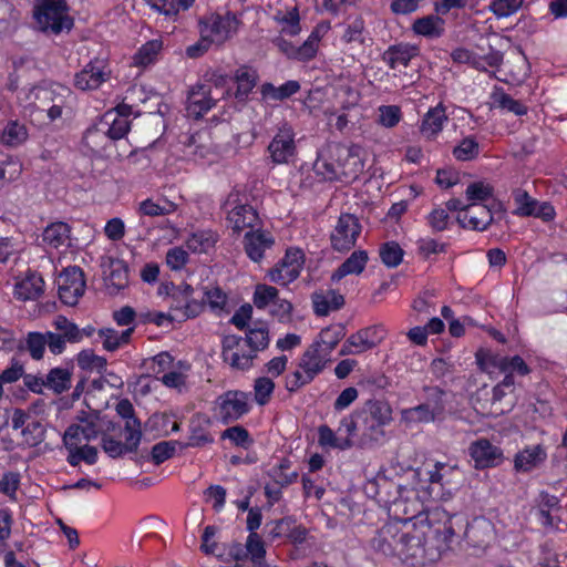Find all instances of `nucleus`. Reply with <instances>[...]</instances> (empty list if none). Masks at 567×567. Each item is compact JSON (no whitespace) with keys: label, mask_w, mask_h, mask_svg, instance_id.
<instances>
[{"label":"nucleus","mask_w":567,"mask_h":567,"mask_svg":"<svg viewBox=\"0 0 567 567\" xmlns=\"http://www.w3.org/2000/svg\"><path fill=\"white\" fill-rule=\"evenodd\" d=\"M249 393L228 390L216 399V406L223 424L236 422L250 410Z\"/></svg>","instance_id":"nucleus-6"},{"label":"nucleus","mask_w":567,"mask_h":567,"mask_svg":"<svg viewBox=\"0 0 567 567\" xmlns=\"http://www.w3.org/2000/svg\"><path fill=\"white\" fill-rule=\"evenodd\" d=\"M278 293L279 291L277 288L259 284L255 288L252 297L254 305L258 309H265L267 306L271 305L277 299Z\"/></svg>","instance_id":"nucleus-55"},{"label":"nucleus","mask_w":567,"mask_h":567,"mask_svg":"<svg viewBox=\"0 0 567 567\" xmlns=\"http://www.w3.org/2000/svg\"><path fill=\"white\" fill-rule=\"evenodd\" d=\"M257 80V72L249 66L244 65L236 70L233 78V82L237 84L236 92L234 93L235 97L238 101H245L256 86Z\"/></svg>","instance_id":"nucleus-27"},{"label":"nucleus","mask_w":567,"mask_h":567,"mask_svg":"<svg viewBox=\"0 0 567 567\" xmlns=\"http://www.w3.org/2000/svg\"><path fill=\"white\" fill-rule=\"evenodd\" d=\"M68 12L66 0H43L35 7L33 17L39 30L59 34L73 28L74 21Z\"/></svg>","instance_id":"nucleus-3"},{"label":"nucleus","mask_w":567,"mask_h":567,"mask_svg":"<svg viewBox=\"0 0 567 567\" xmlns=\"http://www.w3.org/2000/svg\"><path fill=\"white\" fill-rule=\"evenodd\" d=\"M53 327L60 331L70 343H76L82 340L80 328L64 316H58L53 321Z\"/></svg>","instance_id":"nucleus-52"},{"label":"nucleus","mask_w":567,"mask_h":567,"mask_svg":"<svg viewBox=\"0 0 567 567\" xmlns=\"http://www.w3.org/2000/svg\"><path fill=\"white\" fill-rule=\"evenodd\" d=\"M268 152L274 164L288 163L296 153L295 132L285 123L268 145Z\"/></svg>","instance_id":"nucleus-12"},{"label":"nucleus","mask_w":567,"mask_h":567,"mask_svg":"<svg viewBox=\"0 0 567 567\" xmlns=\"http://www.w3.org/2000/svg\"><path fill=\"white\" fill-rule=\"evenodd\" d=\"M275 245L274 236L260 229L249 230L244 237V248L247 256L255 262L264 258V252Z\"/></svg>","instance_id":"nucleus-18"},{"label":"nucleus","mask_w":567,"mask_h":567,"mask_svg":"<svg viewBox=\"0 0 567 567\" xmlns=\"http://www.w3.org/2000/svg\"><path fill=\"white\" fill-rule=\"evenodd\" d=\"M305 264V254L299 248H289L278 264L268 271L272 282L287 286L295 281Z\"/></svg>","instance_id":"nucleus-9"},{"label":"nucleus","mask_w":567,"mask_h":567,"mask_svg":"<svg viewBox=\"0 0 567 567\" xmlns=\"http://www.w3.org/2000/svg\"><path fill=\"white\" fill-rule=\"evenodd\" d=\"M382 264L388 268H396L403 260L404 250L394 241H385L379 248Z\"/></svg>","instance_id":"nucleus-46"},{"label":"nucleus","mask_w":567,"mask_h":567,"mask_svg":"<svg viewBox=\"0 0 567 567\" xmlns=\"http://www.w3.org/2000/svg\"><path fill=\"white\" fill-rule=\"evenodd\" d=\"M254 389L256 402L259 405H265L268 403L271 393L274 392L275 383L271 379L261 377L256 379Z\"/></svg>","instance_id":"nucleus-62"},{"label":"nucleus","mask_w":567,"mask_h":567,"mask_svg":"<svg viewBox=\"0 0 567 567\" xmlns=\"http://www.w3.org/2000/svg\"><path fill=\"white\" fill-rule=\"evenodd\" d=\"M82 141L94 153L105 152L111 146L105 133V125L101 124L100 120L84 132Z\"/></svg>","instance_id":"nucleus-28"},{"label":"nucleus","mask_w":567,"mask_h":567,"mask_svg":"<svg viewBox=\"0 0 567 567\" xmlns=\"http://www.w3.org/2000/svg\"><path fill=\"white\" fill-rule=\"evenodd\" d=\"M164 289H166V296L172 299L171 309L179 312L175 316V320L185 321L195 318L204 310V300L193 297L195 288L190 285L184 282L176 286L169 282L165 284Z\"/></svg>","instance_id":"nucleus-4"},{"label":"nucleus","mask_w":567,"mask_h":567,"mask_svg":"<svg viewBox=\"0 0 567 567\" xmlns=\"http://www.w3.org/2000/svg\"><path fill=\"white\" fill-rule=\"evenodd\" d=\"M162 41L152 40L143 44L134 54V62L136 65L147 66L155 62L158 53L162 50Z\"/></svg>","instance_id":"nucleus-48"},{"label":"nucleus","mask_w":567,"mask_h":567,"mask_svg":"<svg viewBox=\"0 0 567 567\" xmlns=\"http://www.w3.org/2000/svg\"><path fill=\"white\" fill-rule=\"evenodd\" d=\"M188 101L189 109L197 116L208 112L216 103L215 100L210 96V90L204 84L194 86L190 90Z\"/></svg>","instance_id":"nucleus-31"},{"label":"nucleus","mask_w":567,"mask_h":567,"mask_svg":"<svg viewBox=\"0 0 567 567\" xmlns=\"http://www.w3.org/2000/svg\"><path fill=\"white\" fill-rule=\"evenodd\" d=\"M514 200L517 205L514 214L517 216H530L537 207V200L532 198L528 193L523 189H516L514 192Z\"/></svg>","instance_id":"nucleus-59"},{"label":"nucleus","mask_w":567,"mask_h":567,"mask_svg":"<svg viewBox=\"0 0 567 567\" xmlns=\"http://www.w3.org/2000/svg\"><path fill=\"white\" fill-rule=\"evenodd\" d=\"M210 424L212 421L207 415L200 413L195 414L190 420V434L186 446L200 447L213 443V436L206 431Z\"/></svg>","instance_id":"nucleus-21"},{"label":"nucleus","mask_w":567,"mask_h":567,"mask_svg":"<svg viewBox=\"0 0 567 567\" xmlns=\"http://www.w3.org/2000/svg\"><path fill=\"white\" fill-rule=\"evenodd\" d=\"M369 260L365 250H354L331 275V281H340L348 275H360Z\"/></svg>","instance_id":"nucleus-22"},{"label":"nucleus","mask_w":567,"mask_h":567,"mask_svg":"<svg viewBox=\"0 0 567 567\" xmlns=\"http://www.w3.org/2000/svg\"><path fill=\"white\" fill-rule=\"evenodd\" d=\"M223 440H230L236 446L248 449L252 445L254 440L249 432L241 425H235L226 429L220 436Z\"/></svg>","instance_id":"nucleus-56"},{"label":"nucleus","mask_w":567,"mask_h":567,"mask_svg":"<svg viewBox=\"0 0 567 567\" xmlns=\"http://www.w3.org/2000/svg\"><path fill=\"white\" fill-rule=\"evenodd\" d=\"M401 120V109L396 105L379 107V123L384 127H394Z\"/></svg>","instance_id":"nucleus-63"},{"label":"nucleus","mask_w":567,"mask_h":567,"mask_svg":"<svg viewBox=\"0 0 567 567\" xmlns=\"http://www.w3.org/2000/svg\"><path fill=\"white\" fill-rule=\"evenodd\" d=\"M423 391L426 393V400L424 404L429 405V408L439 416L442 415L445 410V404L443 400L445 391L439 386L429 385H425L423 388Z\"/></svg>","instance_id":"nucleus-58"},{"label":"nucleus","mask_w":567,"mask_h":567,"mask_svg":"<svg viewBox=\"0 0 567 567\" xmlns=\"http://www.w3.org/2000/svg\"><path fill=\"white\" fill-rule=\"evenodd\" d=\"M239 24L236 14L230 11L225 16L212 14L200 21V34H206L214 43L220 45L237 32Z\"/></svg>","instance_id":"nucleus-10"},{"label":"nucleus","mask_w":567,"mask_h":567,"mask_svg":"<svg viewBox=\"0 0 567 567\" xmlns=\"http://www.w3.org/2000/svg\"><path fill=\"white\" fill-rule=\"evenodd\" d=\"M492 363L501 372H516L519 375H527L530 372L529 367L526 364L520 355L509 357H493Z\"/></svg>","instance_id":"nucleus-44"},{"label":"nucleus","mask_w":567,"mask_h":567,"mask_svg":"<svg viewBox=\"0 0 567 567\" xmlns=\"http://www.w3.org/2000/svg\"><path fill=\"white\" fill-rule=\"evenodd\" d=\"M492 99L497 107L507 112L514 113L515 115H524L527 113V106L520 101L514 100L509 94L505 93L503 89H496Z\"/></svg>","instance_id":"nucleus-47"},{"label":"nucleus","mask_w":567,"mask_h":567,"mask_svg":"<svg viewBox=\"0 0 567 567\" xmlns=\"http://www.w3.org/2000/svg\"><path fill=\"white\" fill-rule=\"evenodd\" d=\"M412 530H404V546L400 558L411 560L412 565H424L427 561L426 550L424 549V533L420 530L417 520L412 524Z\"/></svg>","instance_id":"nucleus-15"},{"label":"nucleus","mask_w":567,"mask_h":567,"mask_svg":"<svg viewBox=\"0 0 567 567\" xmlns=\"http://www.w3.org/2000/svg\"><path fill=\"white\" fill-rule=\"evenodd\" d=\"M444 20L435 14H429L416 19L412 24L415 34L426 38H439L444 32Z\"/></svg>","instance_id":"nucleus-29"},{"label":"nucleus","mask_w":567,"mask_h":567,"mask_svg":"<svg viewBox=\"0 0 567 567\" xmlns=\"http://www.w3.org/2000/svg\"><path fill=\"white\" fill-rule=\"evenodd\" d=\"M72 369L53 368L45 377V388L52 390L55 394H62L71 389Z\"/></svg>","instance_id":"nucleus-35"},{"label":"nucleus","mask_w":567,"mask_h":567,"mask_svg":"<svg viewBox=\"0 0 567 567\" xmlns=\"http://www.w3.org/2000/svg\"><path fill=\"white\" fill-rule=\"evenodd\" d=\"M328 355L329 353L321 347V342L315 340L303 352L298 368L308 371L316 370L315 374L318 375L324 370L329 361Z\"/></svg>","instance_id":"nucleus-19"},{"label":"nucleus","mask_w":567,"mask_h":567,"mask_svg":"<svg viewBox=\"0 0 567 567\" xmlns=\"http://www.w3.org/2000/svg\"><path fill=\"white\" fill-rule=\"evenodd\" d=\"M385 424L371 419L361 417V432L362 441H374L378 442L384 436L383 426Z\"/></svg>","instance_id":"nucleus-60"},{"label":"nucleus","mask_w":567,"mask_h":567,"mask_svg":"<svg viewBox=\"0 0 567 567\" xmlns=\"http://www.w3.org/2000/svg\"><path fill=\"white\" fill-rule=\"evenodd\" d=\"M101 124L105 125V133L111 143L123 138L131 130V122L112 111L104 113L100 118Z\"/></svg>","instance_id":"nucleus-25"},{"label":"nucleus","mask_w":567,"mask_h":567,"mask_svg":"<svg viewBox=\"0 0 567 567\" xmlns=\"http://www.w3.org/2000/svg\"><path fill=\"white\" fill-rule=\"evenodd\" d=\"M76 363L84 371L96 370L100 374L106 372V359L95 354L92 349L80 351L76 355Z\"/></svg>","instance_id":"nucleus-45"},{"label":"nucleus","mask_w":567,"mask_h":567,"mask_svg":"<svg viewBox=\"0 0 567 567\" xmlns=\"http://www.w3.org/2000/svg\"><path fill=\"white\" fill-rule=\"evenodd\" d=\"M300 90L298 81L290 80L280 85L275 86L270 82H266L260 87V93L265 99H271L275 101H284L296 94Z\"/></svg>","instance_id":"nucleus-37"},{"label":"nucleus","mask_w":567,"mask_h":567,"mask_svg":"<svg viewBox=\"0 0 567 567\" xmlns=\"http://www.w3.org/2000/svg\"><path fill=\"white\" fill-rule=\"evenodd\" d=\"M315 371L301 370L300 368L286 377V389L288 392H297L302 386L311 383L315 378Z\"/></svg>","instance_id":"nucleus-54"},{"label":"nucleus","mask_w":567,"mask_h":567,"mask_svg":"<svg viewBox=\"0 0 567 567\" xmlns=\"http://www.w3.org/2000/svg\"><path fill=\"white\" fill-rule=\"evenodd\" d=\"M105 284L112 287L115 292L128 286V266L118 258L104 257L101 262Z\"/></svg>","instance_id":"nucleus-17"},{"label":"nucleus","mask_w":567,"mask_h":567,"mask_svg":"<svg viewBox=\"0 0 567 567\" xmlns=\"http://www.w3.org/2000/svg\"><path fill=\"white\" fill-rule=\"evenodd\" d=\"M445 110L441 105L431 109L424 116L421 125V133L427 138H432L443 128V122L446 121Z\"/></svg>","instance_id":"nucleus-38"},{"label":"nucleus","mask_w":567,"mask_h":567,"mask_svg":"<svg viewBox=\"0 0 567 567\" xmlns=\"http://www.w3.org/2000/svg\"><path fill=\"white\" fill-rule=\"evenodd\" d=\"M546 457L547 453L540 444L525 447L515 455L514 468L516 472H529L545 462Z\"/></svg>","instance_id":"nucleus-23"},{"label":"nucleus","mask_w":567,"mask_h":567,"mask_svg":"<svg viewBox=\"0 0 567 567\" xmlns=\"http://www.w3.org/2000/svg\"><path fill=\"white\" fill-rule=\"evenodd\" d=\"M346 336V327L337 324L321 330L317 342H321V347L330 354L339 341Z\"/></svg>","instance_id":"nucleus-50"},{"label":"nucleus","mask_w":567,"mask_h":567,"mask_svg":"<svg viewBox=\"0 0 567 567\" xmlns=\"http://www.w3.org/2000/svg\"><path fill=\"white\" fill-rule=\"evenodd\" d=\"M452 516L444 511L434 509L425 516L415 517L420 530L424 533L423 546L426 550L427 561H436L443 553L451 549V543L455 536Z\"/></svg>","instance_id":"nucleus-2"},{"label":"nucleus","mask_w":567,"mask_h":567,"mask_svg":"<svg viewBox=\"0 0 567 567\" xmlns=\"http://www.w3.org/2000/svg\"><path fill=\"white\" fill-rule=\"evenodd\" d=\"M226 205L233 206L228 212V220L233 224V230L239 234L245 228H251V230L259 225V216L257 210L243 203L239 198L238 192H231L228 195Z\"/></svg>","instance_id":"nucleus-11"},{"label":"nucleus","mask_w":567,"mask_h":567,"mask_svg":"<svg viewBox=\"0 0 567 567\" xmlns=\"http://www.w3.org/2000/svg\"><path fill=\"white\" fill-rule=\"evenodd\" d=\"M116 413L125 420V433H138L142 436L141 421L135 415V410L128 399H121L115 406Z\"/></svg>","instance_id":"nucleus-40"},{"label":"nucleus","mask_w":567,"mask_h":567,"mask_svg":"<svg viewBox=\"0 0 567 567\" xmlns=\"http://www.w3.org/2000/svg\"><path fill=\"white\" fill-rule=\"evenodd\" d=\"M178 442L173 441H163L156 443L151 451L152 461L159 465L164 463L166 460L171 458L175 453L176 445Z\"/></svg>","instance_id":"nucleus-61"},{"label":"nucleus","mask_w":567,"mask_h":567,"mask_svg":"<svg viewBox=\"0 0 567 567\" xmlns=\"http://www.w3.org/2000/svg\"><path fill=\"white\" fill-rule=\"evenodd\" d=\"M138 433H126L125 443L117 441L109 435L102 436V449L112 458L122 456L125 453L136 452L142 436Z\"/></svg>","instance_id":"nucleus-20"},{"label":"nucleus","mask_w":567,"mask_h":567,"mask_svg":"<svg viewBox=\"0 0 567 567\" xmlns=\"http://www.w3.org/2000/svg\"><path fill=\"white\" fill-rule=\"evenodd\" d=\"M200 300H204V306L207 302L213 310H223L226 306L227 296L219 287H215L212 290L204 289Z\"/></svg>","instance_id":"nucleus-64"},{"label":"nucleus","mask_w":567,"mask_h":567,"mask_svg":"<svg viewBox=\"0 0 567 567\" xmlns=\"http://www.w3.org/2000/svg\"><path fill=\"white\" fill-rule=\"evenodd\" d=\"M415 48L408 44H394L382 54V60L390 69L394 70L398 66H408L409 62L413 58Z\"/></svg>","instance_id":"nucleus-30"},{"label":"nucleus","mask_w":567,"mask_h":567,"mask_svg":"<svg viewBox=\"0 0 567 567\" xmlns=\"http://www.w3.org/2000/svg\"><path fill=\"white\" fill-rule=\"evenodd\" d=\"M439 415L424 403L403 411L404 420L409 422L429 423L433 422Z\"/></svg>","instance_id":"nucleus-57"},{"label":"nucleus","mask_w":567,"mask_h":567,"mask_svg":"<svg viewBox=\"0 0 567 567\" xmlns=\"http://www.w3.org/2000/svg\"><path fill=\"white\" fill-rule=\"evenodd\" d=\"M361 229L362 226L354 215L341 214L330 235L332 248L337 251H349L355 246Z\"/></svg>","instance_id":"nucleus-8"},{"label":"nucleus","mask_w":567,"mask_h":567,"mask_svg":"<svg viewBox=\"0 0 567 567\" xmlns=\"http://www.w3.org/2000/svg\"><path fill=\"white\" fill-rule=\"evenodd\" d=\"M383 328L381 326H372L359 330L357 333L351 334L347 339V343L354 348H360L359 351L374 348L383 339Z\"/></svg>","instance_id":"nucleus-26"},{"label":"nucleus","mask_w":567,"mask_h":567,"mask_svg":"<svg viewBox=\"0 0 567 567\" xmlns=\"http://www.w3.org/2000/svg\"><path fill=\"white\" fill-rule=\"evenodd\" d=\"M359 415H361V417L388 424L392 421V409L384 401L369 400L364 408L359 411Z\"/></svg>","instance_id":"nucleus-36"},{"label":"nucleus","mask_w":567,"mask_h":567,"mask_svg":"<svg viewBox=\"0 0 567 567\" xmlns=\"http://www.w3.org/2000/svg\"><path fill=\"white\" fill-rule=\"evenodd\" d=\"M47 338L44 333L32 331L27 334L25 343H19L17 349L27 350L33 360H41L44 355Z\"/></svg>","instance_id":"nucleus-42"},{"label":"nucleus","mask_w":567,"mask_h":567,"mask_svg":"<svg viewBox=\"0 0 567 567\" xmlns=\"http://www.w3.org/2000/svg\"><path fill=\"white\" fill-rule=\"evenodd\" d=\"M318 443L320 446H329L341 451L349 450L353 446L352 440L349 437H338L327 424H322L318 427Z\"/></svg>","instance_id":"nucleus-41"},{"label":"nucleus","mask_w":567,"mask_h":567,"mask_svg":"<svg viewBox=\"0 0 567 567\" xmlns=\"http://www.w3.org/2000/svg\"><path fill=\"white\" fill-rule=\"evenodd\" d=\"M245 550L247 551V556L250 555V559L256 567H265L266 548L258 534L248 535Z\"/></svg>","instance_id":"nucleus-51"},{"label":"nucleus","mask_w":567,"mask_h":567,"mask_svg":"<svg viewBox=\"0 0 567 567\" xmlns=\"http://www.w3.org/2000/svg\"><path fill=\"white\" fill-rule=\"evenodd\" d=\"M480 154V145L474 137L463 138L457 146L453 148V155L458 161H472Z\"/></svg>","instance_id":"nucleus-53"},{"label":"nucleus","mask_w":567,"mask_h":567,"mask_svg":"<svg viewBox=\"0 0 567 567\" xmlns=\"http://www.w3.org/2000/svg\"><path fill=\"white\" fill-rule=\"evenodd\" d=\"M360 152L361 147L355 144L330 143L318 154L313 169L323 181L354 182L364 168Z\"/></svg>","instance_id":"nucleus-1"},{"label":"nucleus","mask_w":567,"mask_h":567,"mask_svg":"<svg viewBox=\"0 0 567 567\" xmlns=\"http://www.w3.org/2000/svg\"><path fill=\"white\" fill-rule=\"evenodd\" d=\"M104 69V60L90 61L82 71L75 74L74 85L82 91L97 89L109 79V73Z\"/></svg>","instance_id":"nucleus-16"},{"label":"nucleus","mask_w":567,"mask_h":567,"mask_svg":"<svg viewBox=\"0 0 567 567\" xmlns=\"http://www.w3.org/2000/svg\"><path fill=\"white\" fill-rule=\"evenodd\" d=\"M320 37L318 31H312L308 39L299 47L293 45L290 41L282 37H277L272 43L282 52L288 59L298 61H309L316 56L318 51V43Z\"/></svg>","instance_id":"nucleus-14"},{"label":"nucleus","mask_w":567,"mask_h":567,"mask_svg":"<svg viewBox=\"0 0 567 567\" xmlns=\"http://www.w3.org/2000/svg\"><path fill=\"white\" fill-rule=\"evenodd\" d=\"M468 452L478 470L498 466L504 461L502 449L492 444L487 439L472 442Z\"/></svg>","instance_id":"nucleus-13"},{"label":"nucleus","mask_w":567,"mask_h":567,"mask_svg":"<svg viewBox=\"0 0 567 567\" xmlns=\"http://www.w3.org/2000/svg\"><path fill=\"white\" fill-rule=\"evenodd\" d=\"M482 218L470 217L468 225L473 230L484 231L494 221L495 214H505L506 209L502 202L493 200L491 205H481Z\"/></svg>","instance_id":"nucleus-33"},{"label":"nucleus","mask_w":567,"mask_h":567,"mask_svg":"<svg viewBox=\"0 0 567 567\" xmlns=\"http://www.w3.org/2000/svg\"><path fill=\"white\" fill-rule=\"evenodd\" d=\"M27 138V127L18 121H9L1 134V142L11 147L21 145Z\"/></svg>","instance_id":"nucleus-43"},{"label":"nucleus","mask_w":567,"mask_h":567,"mask_svg":"<svg viewBox=\"0 0 567 567\" xmlns=\"http://www.w3.org/2000/svg\"><path fill=\"white\" fill-rule=\"evenodd\" d=\"M85 291L84 272L79 266H70L58 278V293L66 306H75Z\"/></svg>","instance_id":"nucleus-7"},{"label":"nucleus","mask_w":567,"mask_h":567,"mask_svg":"<svg viewBox=\"0 0 567 567\" xmlns=\"http://www.w3.org/2000/svg\"><path fill=\"white\" fill-rule=\"evenodd\" d=\"M494 195V188L489 184H485L484 182H474L471 183L466 190L465 196L468 202H471L470 205L472 207L476 206V203H483L492 198Z\"/></svg>","instance_id":"nucleus-49"},{"label":"nucleus","mask_w":567,"mask_h":567,"mask_svg":"<svg viewBox=\"0 0 567 567\" xmlns=\"http://www.w3.org/2000/svg\"><path fill=\"white\" fill-rule=\"evenodd\" d=\"M409 525L408 520H394L384 524L371 539V547L384 556H398L400 558L404 548L402 542L405 537L402 527H409Z\"/></svg>","instance_id":"nucleus-5"},{"label":"nucleus","mask_w":567,"mask_h":567,"mask_svg":"<svg viewBox=\"0 0 567 567\" xmlns=\"http://www.w3.org/2000/svg\"><path fill=\"white\" fill-rule=\"evenodd\" d=\"M218 240L216 233L212 230H198L192 233L186 240V247L194 254L208 252Z\"/></svg>","instance_id":"nucleus-34"},{"label":"nucleus","mask_w":567,"mask_h":567,"mask_svg":"<svg viewBox=\"0 0 567 567\" xmlns=\"http://www.w3.org/2000/svg\"><path fill=\"white\" fill-rule=\"evenodd\" d=\"M244 341L255 351H262L269 346V329L266 322L256 321L252 328L246 329V337Z\"/></svg>","instance_id":"nucleus-32"},{"label":"nucleus","mask_w":567,"mask_h":567,"mask_svg":"<svg viewBox=\"0 0 567 567\" xmlns=\"http://www.w3.org/2000/svg\"><path fill=\"white\" fill-rule=\"evenodd\" d=\"M71 227L64 221H55L45 227L42 240L53 248H59L70 238Z\"/></svg>","instance_id":"nucleus-39"},{"label":"nucleus","mask_w":567,"mask_h":567,"mask_svg":"<svg viewBox=\"0 0 567 567\" xmlns=\"http://www.w3.org/2000/svg\"><path fill=\"white\" fill-rule=\"evenodd\" d=\"M44 281L37 272H29L14 286V296L19 300H34L43 293Z\"/></svg>","instance_id":"nucleus-24"}]
</instances>
